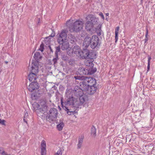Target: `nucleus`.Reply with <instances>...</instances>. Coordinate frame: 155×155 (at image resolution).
Masks as SVG:
<instances>
[{"instance_id":"obj_17","label":"nucleus","mask_w":155,"mask_h":155,"mask_svg":"<svg viewBox=\"0 0 155 155\" xmlns=\"http://www.w3.org/2000/svg\"><path fill=\"white\" fill-rule=\"evenodd\" d=\"M78 71L81 75L88 74H89L88 70L83 68H79Z\"/></svg>"},{"instance_id":"obj_18","label":"nucleus","mask_w":155,"mask_h":155,"mask_svg":"<svg viewBox=\"0 0 155 155\" xmlns=\"http://www.w3.org/2000/svg\"><path fill=\"white\" fill-rule=\"evenodd\" d=\"M93 59H86L84 61V64L86 66L90 67V68L93 67L94 64L93 63Z\"/></svg>"},{"instance_id":"obj_37","label":"nucleus","mask_w":155,"mask_h":155,"mask_svg":"<svg viewBox=\"0 0 155 155\" xmlns=\"http://www.w3.org/2000/svg\"><path fill=\"white\" fill-rule=\"evenodd\" d=\"M44 49V44H41L40 45L39 50L41 52H42L43 51Z\"/></svg>"},{"instance_id":"obj_1","label":"nucleus","mask_w":155,"mask_h":155,"mask_svg":"<svg viewBox=\"0 0 155 155\" xmlns=\"http://www.w3.org/2000/svg\"><path fill=\"white\" fill-rule=\"evenodd\" d=\"M85 24L86 29L91 33H93L95 31L94 27L97 24L98 18L93 15H89L87 16Z\"/></svg>"},{"instance_id":"obj_48","label":"nucleus","mask_w":155,"mask_h":155,"mask_svg":"<svg viewBox=\"0 0 155 155\" xmlns=\"http://www.w3.org/2000/svg\"><path fill=\"white\" fill-rule=\"evenodd\" d=\"M5 62L6 64H7L8 63V61H5Z\"/></svg>"},{"instance_id":"obj_38","label":"nucleus","mask_w":155,"mask_h":155,"mask_svg":"<svg viewBox=\"0 0 155 155\" xmlns=\"http://www.w3.org/2000/svg\"><path fill=\"white\" fill-rule=\"evenodd\" d=\"M115 42H116L118 40V33H115Z\"/></svg>"},{"instance_id":"obj_4","label":"nucleus","mask_w":155,"mask_h":155,"mask_svg":"<svg viewBox=\"0 0 155 155\" xmlns=\"http://www.w3.org/2000/svg\"><path fill=\"white\" fill-rule=\"evenodd\" d=\"M32 106L34 110H37L42 113H45L47 109V106L44 102L41 103L40 104L35 103L33 104Z\"/></svg>"},{"instance_id":"obj_51","label":"nucleus","mask_w":155,"mask_h":155,"mask_svg":"<svg viewBox=\"0 0 155 155\" xmlns=\"http://www.w3.org/2000/svg\"><path fill=\"white\" fill-rule=\"evenodd\" d=\"M1 115V114H0V115Z\"/></svg>"},{"instance_id":"obj_35","label":"nucleus","mask_w":155,"mask_h":155,"mask_svg":"<svg viewBox=\"0 0 155 155\" xmlns=\"http://www.w3.org/2000/svg\"><path fill=\"white\" fill-rule=\"evenodd\" d=\"M68 38H69V39L71 41H72L73 42H74V37L72 35H69Z\"/></svg>"},{"instance_id":"obj_6","label":"nucleus","mask_w":155,"mask_h":155,"mask_svg":"<svg viewBox=\"0 0 155 155\" xmlns=\"http://www.w3.org/2000/svg\"><path fill=\"white\" fill-rule=\"evenodd\" d=\"M67 34L65 31L63 30L59 34L58 39V43H61L63 41L66 40Z\"/></svg>"},{"instance_id":"obj_50","label":"nucleus","mask_w":155,"mask_h":155,"mask_svg":"<svg viewBox=\"0 0 155 155\" xmlns=\"http://www.w3.org/2000/svg\"><path fill=\"white\" fill-rule=\"evenodd\" d=\"M68 93H66V95H67V97H68Z\"/></svg>"},{"instance_id":"obj_7","label":"nucleus","mask_w":155,"mask_h":155,"mask_svg":"<svg viewBox=\"0 0 155 155\" xmlns=\"http://www.w3.org/2000/svg\"><path fill=\"white\" fill-rule=\"evenodd\" d=\"M75 97H74L72 96H69V97L68 98L66 101L65 102L66 106H71L72 108L74 107V99Z\"/></svg>"},{"instance_id":"obj_33","label":"nucleus","mask_w":155,"mask_h":155,"mask_svg":"<svg viewBox=\"0 0 155 155\" xmlns=\"http://www.w3.org/2000/svg\"><path fill=\"white\" fill-rule=\"evenodd\" d=\"M56 50L55 52V56H58V52H59L60 51V48L59 46L56 47Z\"/></svg>"},{"instance_id":"obj_41","label":"nucleus","mask_w":155,"mask_h":155,"mask_svg":"<svg viewBox=\"0 0 155 155\" xmlns=\"http://www.w3.org/2000/svg\"><path fill=\"white\" fill-rule=\"evenodd\" d=\"M99 15L102 18L104 19V16L103 15V14L102 12H100Z\"/></svg>"},{"instance_id":"obj_15","label":"nucleus","mask_w":155,"mask_h":155,"mask_svg":"<svg viewBox=\"0 0 155 155\" xmlns=\"http://www.w3.org/2000/svg\"><path fill=\"white\" fill-rule=\"evenodd\" d=\"M72 53L76 54H78L80 56H81V51L78 46L77 45L74 46L72 51Z\"/></svg>"},{"instance_id":"obj_19","label":"nucleus","mask_w":155,"mask_h":155,"mask_svg":"<svg viewBox=\"0 0 155 155\" xmlns=\"http://www.w3.org/2000/svg\"><path fill=\"white\" fill-rule=\"evenodd\" d=\"M37 77V74L30 73L28 75L29 80L32 82H36L35 81Z\"/></svg>"},{"instance_id":"obj_44","label":"nucleus","mask_w":155,"mask_h":155,"mask_svg":"<svg viewBox=\"0 0 155 155\" xmlns=\"http://www.w3.org/2000/svg\"><path fill=\"white\" fill-rule=\"evenodd\" d=\"M151 57H150L148 58V63H150V60L151 59Z\"/></svg>"},{"instance_id":"obj_8","label":"nucleus","mask_w":155,"mask_h":155,"mask_svg":"<svg viewBox=\"0 0 155 155\" xmlns=\"http://www.w3.org/2000/svg\"><path fill=\"white\" fill-rule=\"evenodd\" d=\"M89 87L84 79L80 83V87L83 91L87 92L89 88Z\"/></svg>"},{"instance_id":"obj_11","label":"nucleus","mask_w":155,"mask_h":155,"mask_svg":"<svg viewBox=\"0 0 155 155\" xmlns=\"http://www.w3.org/2000/svg\"><path fill=\"white\" fill-rule=\"evenodd\" d=\"M38 84L36 82H32L28 87V91L32 92L34 90L38 89L39 88Z\"/></svg>"},{"instance_id":"obj_40","label":"nucleus","mask_w":155,"mask_h":155,"mask_svg":"<svg viewBox=\"0 0 155 155\" xmlns=\"http://www.w3.org/2000/svg\"><path fill=\"white\" fill-rule=\"evenodd\" d=\"M119 28V27H117L115 29V33H116L117 32V33H118Z\"/></svg>"},{"instance_id":"obj_12","label":"nucleus","mask_w":155,"mask_h":155,"mask_svg":"<svg viewBox=\"0 0 155 155\" xmlns=\"http://www.w3.org/2000/svg\"><path fill=\"white\" fill-rule=\"evenodd\" d=\"M39 64L38 62H35L32 67L31 73L37 74L38 72L39 68Z\"/></svg>"},{"instance_id":"obj_43","label":"nucleus","mask_w":155,"mask_h":155,"mask_svg":"<svg viewBox=\"0 0 155 155\" xmlns=\"http://www.w3.org/2000/svg\"><path fill=\"white\" fill-rule=\"evenodd\" d=\"M148 64V66H147V71H148L149 70L150 68V63H149Z\"/></svg>"},{"instance_id":"obj_42","label":"nucleus","mask_w":155,"mask_h":155,"mask_svg":"<svg viewBox=\"0 0 155 155\" xmlns=\"http://www.w3.org/2000/svg\"><path fill=\"white\" fill-rule=\"evenodd\" d=\"M148 29L147 28L146 32V34L145 35L146 38L147 37V36H148Z\"/></svg>"},{"instance_id":"obj_26","label":"nucleus","mask_w":155,"mask_h":155,"mask_svg":"<svg viewBox=\"0 0 155 155\" xmlns=\"http://www.w3.org/2000/svg\"><path fill=\"white\" fill-rule=\"evenodd\" d=\"M79 98L80 100V102L83 104L85 102L87 99V97L85 96L82 95L79 96Z\"/></svg>"},{"instance_id":"obj_14","label":"nucleus","mask_w":155,"mask_h":155,"mask_svg":"<svg viewBox=\"0 0 155 155\" xmlns=\"http://www.w3.org/2000/svg\"><path fill=\"white\" fill-rule=\"evenodd\" d=\"M41 155H45L46 153V143L44 140H42L41 143Z\"/></svg>"},{"instance_id":"obj_9","label":"nucleus","mask_w":155,"mask_h":155,"mask_svg":"<svg viewBox=\"0 0 155 155\" xmlns=\"http://www.w3.org/2000/svg\"><path fill=\"white\" fill-rule=\"evenodd\" d=\"M82 90L78 86H76L74 87L73 90V92L74 94L77 97H79V96H81L83 94Z\"/></svg>"},{"instance_id":"obj_47","label":"nucleus","mask_w":155,"mask_h":155,"mask_svg":"<svg viewBox=\"0 0 155 155\" xmlns=\"http://www.w3.org/2000/svg\"><path fill=\"white\" fill-rule=\"evenodd\" d=\"M49 48L50 50V51H51V52H53V51H52V50L51 49V47L50 46H49Z\"/></svg>"},{"instance_id":"obj_31","label":"nucleus","mask_w":155,"mask_h":155,"mask_svg":"<svg viewBox=\"0 0 155 155\" xmlns=\"http://www.w3.org/2000/svg\"><path fill=\"white\" fill-rule=\"evenodd\" d=\"M86 59H93V54L92 52H90L89 51H88L87 57Z\"/></svg>"},{"instance_id":"obj_13","label":"nucleus","mask_w":155,"mask_h":155,"mask_svg":"<svg viewBox=\"0 0 155 155\" xmlns=\"http://www.w3.org/2000/svg\"><path fill=\"white\" fill-rule=\"evenodd\" d=\"M58 43L61 45V48L63 50H66L69 48V42L67 40L63 41L61 43Z\"/></svg>"},{"instance_id":"obj_16","label":"nucleus","mask_w":155,"mask_h":155,"mask_svg":"<svg viewBox=\"0 0 155 155\" xmlns=\"http://www.w3.org/2000/svg\"><path fill=\"white\" fill-rule=\"evenodd\" d=\"M91 38L88 36H86L84 39L83 45L85 48L87 47L90 45H91Z\"/></svg>"},{"instance_id":"obj_36","label":"nucleus","mask_w":155,"mask_h":155,"mask_svg":"<svg viewBox=\"0 0 155 155\" xmlns=\"http://www.w3.org/2000/svg\"><path fill=\"white\" fill-rule=\"evenodd\" d=\"M56 57L55 58H54L53 60V61L54 63V64H55L57 62V61L58 59V56H55Z\"/></svg>"},{"instance_id":"obj_22","label":"nucleus","mask_w":155,"mask_h":155,"mask_svg":"<svg viewBox=\"0 0 155 155\" xmlns=\"http://www.w3.org/2000/svg\"><path fill=\"white\" fill-rule=\"evenodd\" d=\"M101 25H99L97 28H95V27H94V30L95 31L94 32H96L98 36H100L103 34L102 31L101 29Z\"/></svg>"},{"instance_id":"obj_20","label":"nucleus","mask_w":155,"mask_h":155,"mask_svg":"<svg viewBox=\"0 0 155 155\" xmlns=\"http://www.w3.org/2000/svg\"><path fill=\"white\" fill-rule=\"evenodd\" d=\"M97 88L94 85L89 87V88L87 91V93L89 94H93L96 91Z\"/></svg>"},{"instance_id":"obj_32","label":"nucleus","mask_w":155,"mask_h":155,"mask_svg":"<svg viewBox=\"0 0 155 155\" xmlns=\"http://www.w3.org/2000/svg\"><path fill=\"white\" fill-rule=\"evenodd\" d=\"M63 150H62L61 148H60L57 152L55 153L54 155H62Z\"/></svg>"},{"instance_id":"obj_34","label":"nucleus","mask_w":155,"mask_h":155,"mask_svg":"<svg viewBox=\"0 0 155 155\" xmlns=\"http://www.w3.org/2000/svg\"><path fill=\"white\" fill-rule=\"evenodd\" d=\"M74 78L76 80H81L82 81L84 80L85 78V77L78 76H74Z\"/></svg>"},{"instance_id":"obj_29","label":"nucleus","mask_w":155,"mask_h":155,"mask_svg":"<svg viewBox=\"0 0 155 155\" xmlns=\"http://www.w3.org/2000/svg\"><path fill=\"white\" fill-rule=\"evenodd\" d=\"M64 125V124L63 122H61L57 125V128L59 131H61L62 130Z\"/></svg>"},{"instance_id":"obj_39","label":"nucleus","mask_w":155,"mask_h":155,"mask_svg":"<svg viewBox=\"0 0 155 155\" xmlns=\"http://www.w3.org/2000/svg\"><path fill=\"white\" fill-rule=\"evenodd\" d=\"M5 121L4 120H2V121L0 123V124L3 125H5Z\"/></svg>"},{"instance_id":"obj_27","label":"nucleus","mask_w":155,"mask_h":155,"mask_svg":"<svg viewBox=\"0 0 155 155\" xmlns=\"http://www.w3.org/2000/svg\"><path fill=\"white\" fill-rule=\"evenodd\" d=\"M80 100H79V99L78 98V97L75 98L74 99V107H76L77 106L82 105V104L80 102Z\"/></svg>"},{"instance_id":"obj_10","label":"nucleus","mask_w":155,"mask_h":155,"mask_svg":"<svg viewBox=\"0 0 155 155\" xmlns=\"http://www.w3.org/2000/svg\"><path fill=\"white\" fill-rule=\"evenodd\" d=\"M84 79L90 87L94 85L96 83V80L94 78L90 77H86Z\"/></svg>"},{"instance_id":"obj_2","label":"nucleus","mask_w":155,"mask_h":155,"mask_svg":"<svg viewBox=\"0 0 155 155\" xmlns=\"http://www.w3.org/2000/svg\"><path fill=\"white\" fill-rule=\"evenodd\" d=\"M83 25V23L82 21L79 20L77 21L69 27V31L71 32H79L82 29Z\"/></svg>"},{"instance_id":"obj_49","label":"nucleus","mask_w":155,"mask_h":155,"mask_svg":"<svg viewBox=\"0 0 155 155\" xmlns=\"http://www.w3.org/2000/svg\"><path fill=\"white\" fill-rule=\"evenodd\" d=\"M109 15V14L108 13H106V16H108Z\"/></svg>"},{"instance_id":"obj_24","label":"nucleus","mask_w":155,"mask_h":155,"mask_svg":"<svg viewBox=\"0 0 155 155\" xmlns=\"http://www.w3.org/2000/svg\"><path fill=\"white\" fill-rule=\"evenodd\" d=\"M34 57L37 61H39L42 58V56L41 55L39 52H36L35 53ZM38 62V61H37Z\"/></svg>"},{"instance_id":"obj_3","label":"nucleus","mask_w":155,"mask_h":155,"mask_svg":"<svg viewBox=\"0 0 155 155\" xmlns=\"http://www.w3.org/2000/svg\"><path fill=\"white\" fill-rule=\"evenodd\" d=\"M57 114L58 110L56 108L51 109L49 111L48 116L46 117L47 119L50 122L55 121L57 119Z\"/></svg>"},{"instance_id":"obj_25","label":"nucleus","mask_w":155,"mask_h":155,"mask_svg":"<svg viewBox=\"0 0 155 155\" xmlns=\"http://www.w3.org/2000/svg\"><path fill=\"white\" fill-rule=\"evenodd\" d=\"M89 51V50H84L83 51H81L82 53H81V56H80L81 57H83L84 58H87V54Z\"/></svg>"},{"instance_id":"obj_46","label":"nucleus","mask_w":155,"mask_h":155,"mask_svg":"<svg viewBox=\"0 0 155 155\" xmlns=\"http://www.w3.org/2000/svg\"><path fill=\"white\" fill-rule=\"evenodd\" d=\"M148 40V38L147 37L145 39V42H147Z\"/></svg>"},{"instance_id":"obj_30","label":"nucleus","mask_w":155,"mask_h":155,"mask_svg":"<svg viewBox=\"0 0 155 155\" xmlns=\"http://www.w3.org/2000/svg\"><path fill=\"white\" fill-rule=\"evenodd\" d=\"M28 117L27 112H25V114L23 120L27 124V122L28 121V119H29Z\"/></svg>"},{"instance_id":"obj_45","label":"nucleus","mask_w":155,"mask_h":155,"mask_svg":"<svg viewBox=\"0 0 155 155\" xmlns=\"http://www.w3.org/2000/svg\"><path fill=\"white\" fill-rule=\"evenodd\" d=\"M62 59L64 60H66L67 59V57H62Z\"/></svg>"},{"instance_id":"obj_28","label":"nucleus","mask_w":155,"mask_h":155,"mask_svg":"<svg viewBox=\"0 0 155 155\" xmlns=\"http://www.w3.org/2000/svg\"><path fill=\"white\" fill-rule=\"evenodd\" d=\"M91 135L93 137H95L96 135V130L95 127L92 126L91 129Z\"/></svg>"},{"instance_id":"obj_5","label":"nucleus","mask_w":155,"mask_h":155,"mask_svg":"<svg viewBox=\"0 0 155 155\" xmlns=\"http://www.w3.org/2000/svg\"><path fill=\"white\" fill-rule=\"evenodd\" d=\"M99 38L96 36L93 35L91 38V47L93 49L95 48L97 45Z\"/></svg>"},{"instance_id":"obj_23","label":"nucleus","mask_w":155,"mask_h":155,"mask_svg":"<svg viewBox=\"0 0 155 155\" xmlns=\"http://www.w3.org/2000/svg\"><path fill=\"white\" fill-rule=\"evenodd\" d=\"M65 110L67 112V114L69 115H71L72 113L73 114H74L76 113L75 112V111L73 110L71 108H69L68 107H65Z\"/></svg>"},{"instance_id":"obj_21","label":"nucleus","mask_w":155,"mask_h":155,"mask_svg":"<svg viewBox=\"0 0 155 155\" xmlns=\"http://www.w3.org/2000/svg\"><path fill=\"white\" fill-rule=\"evenodd\" d=\"M84 137L83 135H81L79 137L78 143L77 145V148L78 149H80L81 147L84 140Z\"/></svg>"}]
</instances>
